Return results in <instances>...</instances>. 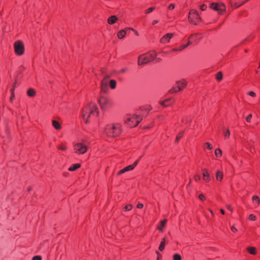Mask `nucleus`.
Masks as SVG:
<instances>
[{"label": "nucleus", "mask_w": 260, "mask_h": 260, "mask_svg": "<svg viewBox=\"0 0 260 260\" xmlns=\"http://www.w3.org/2000/svg\"><path fill=\"white\" fill-rule=\"evenodd\" d=\"M188 46V45H182L178 48L173 49V51H181Z\"/></svg>", "instance_id": "nucleus-28"}, {"label": "nucleus", "mask_w": 260, "mask_h": 260, "mask_svg": "<svg viewBox=\"0 0 260 260\" xmlns=\"http://www.w3.org/2000/svg\"><path fill=\"white\" fill-rule=\"evenodd\" d=\"M187 84V82L186 81L183 79L180 81H176L175 83V85L177 86L178 90L180 91L186 86Z\"/></svg>", "instance_id": "nucleus-12"}, {"label": "nucleus", "mask_w": 260, "mask_h": 260, "mask_svg": "<svg viewBox=\"0 0 260 260\" xmlns=\"http://www.w3.org/2000/svg\"><path fill=\"white\" fill-rule=\"evenodd\" d=\"M156 53L154 51L152 53H147L140 55L138 57V63L139 65L146 64L151 60H153L156 56Z\"/></svg>", "instance_id": "nucleus-4"}, {"label": "nucleus", "mask_w": 260, "mask_h": 260, "mask_svg": "<svg viewBox=\"0 0 260 260\" xmlns=\"http://www.w3.org/2000/svg\"><path fill=\"white\" fill-rule=\"evenodd\" d=\"M215 154L216 157H220L221 156L222 152L219 148H217L215 150Z\"/></svg>", "instance_id": "nucleus-30"}, {"label": "nucleus", "mask_w": 260, "mask_h": 260, "mask_svg": "<svg viewBox=\"0 0 260 260\" xmlns=\"http://www.w3.org/2000/svg\"><path fill=\"white\" fill-rule=\"evenodd\" d=\"M231 230L233 232H236L237 231V229L235 227H234V226H232L231 227Z\"/></svg>", "instance_id": "nucleus-53"}, {"label": "nucleus", "mask_w": 260, "mask_h": 260, "mask_svg": "<svg viewBox=\"0 0 260 260\" xmlns=\"http://www.w3.org/2000/svg\"><path fill=\"white\" fill-rule=\"evenodd\" d=\"M132 208H133L132 205L128 204L124 207V209L125 211H129L132 209Z\"/></svg>", "instance_id": "nucleus-35"}, {"label": "nucleus", "mask_w": 260, "mask_h": 260, "mask_svg": "<svg viewBox=\"0 0 260 260\" xmlns=\"http://www.w3.org/2000/svg\"><path fill=\"white\" fill-rule=\"evenodd\" d=\"M184 133V131L181 132L180 133H179L176 137L175 139V142H178L179 140V139L181 138L182 134Z\"/></svg>", "instance_id": "nucleus-37"}, {"label": "nucleus", "mask_w": 260, "mask_h": 260, "mask_svg": "<svg viewBox=\"0 0 260 260\" xmlns=\"http://www.w3.org/2000/svg\"><path fill=\"white\" fill-rule=\"evenodd\" d=\"M226 208L228 209V210H229L230 211H233V209L232 208V207L230 206V205H226Z\"/></svg>", "instance_id": "nucleus-55"}, {"label": "nucleus", "mask_w": 260, "mask_h": 260, "mask_svg": "<svg viewBox=\"0 0 260 260\" xmlns=\"http://www.w3.org/2000/svg\"><path fill=\"white\" fill-rule=\"evenodd\" d=\"M165 243L166 239L165 238H163L158 247V250L159 251H162L164 250L165 246Z\"/></svg>", "instance_id": "nucleus-22"}, {"label": "nucleus", "mask_w": 260, "mask_h": 260, "mask_svg": "<svg viewBox=\"0 0 260 260\" xmlns=\"http://www.w3.org/2000/svg\"><path fill=\"white\" fill-rule=\"evenodd\" d=\"M128 28H126L125 29H122L118 31L117 33V37L120 39L123 38L126 35V30Z\"/></svg>", "instance_id": "nucleus-17"}, {"label": "nucleus", "mask_w": 260, "mask_h": 260, "mask_svg": "<svg viewBox=\"0 0 260 260\" xmlns=\"http://www.w3.org/2000/svg\"><path fill=\"white\" fill-rule=\"evenodd\" d=\"M247 250L251 254L255 255L256 253V249L254 247H249L247 248Z\"/></svg>", "instance_id": "nucleus-20"}, {"label": "nucleus", "mask_w": 260, "mask_h": 260, "mask_svg": "<svg viewBox=\"0 0 260 260\" xmlns=\"http://www.w3.org/2000/svg\"><path fill=\"white\" fill-rule=\"evenodd\" d=\"M15 87V83L13 84V85H12V88L11 89V96L10 98L11 101H12L13 100V99L14 97V91Z\"/></svg>", "instance_id": "nucleus-29"}, {"label": "nucleus", "mask_w": 260, "mask_h": 260, "mask_svg": "<svg viewBox=\"0 0 260 260\" xmlns=\"http://www.w3.org/2000/svg\"><path fill=\"white\" fill-rule=\"evenodd\" d=\"M248 0H228L231 6L236 9L245 4Z\"/></svg>", "instance_id": "nucleus-10"}, {"label": "nucleus", "mask_w": 260, "mask_h": 260, "mask_svg": "<svg viewBox=\"0 0 260 260\" xmlns=\"http://www.w3.org/2000/svg\"><path fill=\"white\" fill-rule=\"evenodd\" d=\"M95 113L96 115L99 113V110L96 105L93 103H90L86 106L82 111V116L84 121L87 123L88 122V118L91 115Z\"/></svg>", "instance_id": "nucleus-1"}, {"label": "nucleus", "mask_w": 260, "mask_h": 260, "mask_svg": "<svg viewBox=\"0 0 260 260\" xmlns=\"http://www.w3.org/2000/svg\"><path fill=\"white\" fill-rule=\"evenodd\" d=\"M158 20H153V21H152V24H153V25H154V24H155L157 23H158Z\"/></svg>", "instance_id": "nucleus-56"}, {"label": "nucleus", "mask_w": 260, "mask_h": 260, "mask_svg": "<svg viewBox=\"0 0 260 260\" xmlns=\"http://www.w3.org/2000/svg\"><path fill=\"white\" fill-rule=\"evenodd\" d=\"M109 78V76H106L105 77V78H104V79H105V81H108V79Z\"/></svg>", "instance_id": "nucleus-58"}, {"label": "nucleus", "mask_w": 260, "mask_h": 260, "mask_svg": "<svg viewBox=\"0 0 260 260\" xmlns=\"http://www.w3.org/2000/svg\"><path fill=\"white\" fill-rule=\"evenodd\" d=\"M98 103L101 110L103 111H106L113 106L112 101L105 96L101 97L98 100Z\"/></svg>", "instance_id": "nucleus-5"}, {"label": "nucleus", "mask_w": 260, "mask_h": 260, "mask_svg": "<svg viewBox=\"0 0 260 260\" xmlns=\"http://www.w3.org/2000/svg\"><path fill=\"white\" fill-rule=\"evenodd\" d=\"M183 121L184 122V120H183ZM185 122H186V123H187V122H190L191 121V120H190V119H188L187 118V119H186L185 120Z\"/></svg>", "instance_id": "nucleus-57"}, {"label": "nucleus", "mask_w": 260, "mask_h": 260, "mask_svg": "<svg viewBox=\"0 0 260 260\" xmlns=\"http://www.w3.org/2000/svg\"><path fill=\"white\" fill-rule=\"evenodd\" d=\"M210 7L212 10L218 12L219 14H221L225 10V6L223 4L211 3Z\"/></svg>", "instance_id": "nucleus-9"}, {"label": "nucleus", "mask_w": 260, "mask_h": 260, "mask_svg": "<svg viewBox=\"0 0 260 260\" xmlns=\"http://www.w3.org/2000/svg\"><path fill=\"white\" fill-rule=\"evenodd\" d=\"M179 91L178 90V89L177 88V86L175 85V86L172 87V88L169 91V92L170 93H175Z\"/></svg>", "instance_id": "nucleus-31"}, {"label": "nucleus", "mask_w": 260, "mask_h": 260, "mask_svg": "<svg viewBox=\"0 0 260 260\" xmlns=\"http://www.w3.org/2000/svg\"><path fill=\"white\" fill-rule=\"evenodd\" d=\"M131 170H133V167H131L129 165L125 167L124 168H123V169L120 170L118 173H117V175H120L122 174H123L124 173L126 172H128V171H131Z\"/></svg>", "instance_id": "nucleus-16"}, {"label": "nucleus", "mask_w": 260, "mask_h": 260, "mask_svg": "<svg viewBox=\"0 0 260 260\" xmlns=\"http://www.w3.org/2000/svg\"><path fill=\"white\" fill-rule=\"evenodd\" d=\"M216 178L217 180L221 181L223 178V174L221 172L218 170L216 171L215 174Z\"/></svg>", "instance_id": "nucleus-19"}, {"label": "nucleus", "mask_w": 260, "mask_h": 260, "mask_svg": "<svg viewBox=\"0 0 260 260\" xmlns=\"http://www.w3.org/2000/svg\"><path fill=\"white\" fill-rule=\"evenodd\" d=\"M191 44V41H188V43H187L186 45H188V46L189 45H190V44Z\"/></svg>", "instance_id": "nucleus-61"}, {"label": "nucleus", "mask_w": 260, "mask_h": 260, "mask_svg": "<svg viewBox=\"0 0 260 260\" xmlns=\"http://www.w3.org/2000/svg\"><path fill=\"white\" fill-rule=\"evenodd\" d=\"M143 205L142 204H141V203H138V205H137V207L138 208H139V209H141V208H143Z\"/></svg>", "instance_id": "nucleus-51"}, {"label": "nucleus", "mask_w": 260, "mask_h": 260, "mask_svg": "<svg viewBox=\"0 0 260 260\" xmlns=\"http://www.w3.org/2000/svg\"><path fill=\"white\" fill-rule=\"evenodd\" d=\"M223 135L225 139L229 138L230 136V132L228 128H225L223 131Z\"/></svg>", "instance_id": "nucleus-27"}, {"label": "nucleus", "mask_w": 260, "mask_h": 260, "mask_svg": "<svg viewBox=\"0 0 260 260\" xmlns=\"http://www.w3.org/2000/svg\"><path fill=\"white\" fill-rule=\"evenodd\" d=\"M32 260H41V257L40 256L36 255L32 257Z\"/></svg>", "instance_id": "nucleus-42"}, {"label": "nucleus", "mask_w": 260, "mask_h": 260, "mask_svg": "<svg viewBox=\"0 0 260 260\" xmlns=\"http://www.w3.org/2000/svg\"><path fill=\"white\" fill-rule=\"evenodd\" d=\"M170 100V99H168L167 100H166L165 101H162V102H159V103L160 104H161L162 106H163L164 107H167L168 106V105L166 104V103L167 102H168Z\"/></svg>", "instance_id": "nucleus-36"}, {"label": "nucleus", "mask_w": 260, "mask_h": 260, "mask_svg": "<svg viewBox=\"0 0 260 260\" xmlns=\"http://www.w3.org/2000/svg\"><path fill=\"white\" fill-rule=\"evenodd\" d=\"M200 8L201 10L205 11L207 8V6L205 4H203L201 6Z\"/></svg>", "instance_id": "nucleus-43"}, {"label": "nucleus", "mask_w": 260, "mask_h": 260, "mask_svg": "<svg viewBox=\"0 0 260 260\" xmlns=\"http://www.w3.org/2000/svg\"><path fill=\"white\" fill-rule=\"evenodd\" d=\"M157 255V260H159V257L161 256V254L157 251L156 252Z\"/></svg>", "instance_id": "nucleus-54"}, {"label": "nucleus", "mask_w": 260, "mask_h": 260, "mask_svg": "<svg viewBox=\"0 0 260 260\" xmlns=\"http://www.w3.org/2000/svg\"><path fill=\"white\" fill-rule=\"evenodd\" d=\"M252 200L253 202H255V203L257 205H258L259 204V202H260V201H259V198L258 196H253L252 198Z\"/></svg>", "instance_id": "nucleus-33"}, {"label": "nucleus", "mask_w": 260, "mask_h": 260, "mask_svg": "<svg viewBox=\"0 0 260 260\" xmlns=\"http://www.w3.org/2000/svg\"><path fill=\"white\" fill-rule=\"evenodd\" d=\"M110 87L111 89H114L116 86V82L114 80H110L109 81Z\"/></svg>", "instance_id": "nucleus-24"}, {"label": "nucleus", "mask_w": 260, "mask_h": 260, "mask_svg": "<svg viewBox=\"0 0 260 260\" xmlns=\"http://www.w3.org/2000/svg\"><path fill=\"white\" fill-rule=\"evenodd\" d=\"M126 71H127V69L126 68H123V69L119 70L117 72V74H123V73H125Z\"/></svg>", "instance_id": "nucleus-39"}, {"label": "nucleus", "mask_w": 260, "mask_h": 260, "mask_svg": "<svg viewBox=\"0 0 260 260\" xmlns=\"http://www.w3.org/2000/svg\"><path fill=\"white\" fill-rule=\"evenodd\" d=\"M220 212L222 214H224V211L222 209H221L220 210Z\"/></svg>", "instance_id": "nucleus-59"}, {"label": "nucleus", "mask_w": 260, "mask_h": 260, "mask_svg": "<svg viewBox=\"0 0 260 260\" xmlns=\"http://www.w3.org/2000/svg\"><path fill=\"white\" fill-rule=\"evenodd\" d=\"M203 176L204 180L206 182H209L210 180V175L206 169H203Z\"/></svg>", "instance_id": "nucleus-13"}, {"label": "nucleus", "mask_w": 260, "mask_h": 260, "mask_svg": "<svg viewBox=\"0 0 260 260\" xmlns=\"http://www.w3.org/2000/svg\"><path fill=\"white\" fill-rule=\"evenodd\" d=\"M248 94L252 97H254L255 96V93L253 91H249L248 93Z\"/></svg>", "instance_id": "nucleus-48"}, {"label": "nucleus", "mask_w": 260, "mask_h": 260, "mask_svg": "<svg viewBox=\"0 0 260 260\" xmlns=\"http://www.w3.org/2000/svg\"><path fill=\"white\" fill-rule=\"evenodd\" d=\"M167 220L166 219H164L163 220H162L161 222H160V226H158L157 227V230H158L159 231L162 232V228L164 227L167 223Z\"/></svg>", "instance_id": "nucleus-25"}, {"label": "nucleus", "mask_w": 260, "mask_h": 260, "mask_svg": "<svg viewBox=\"0 0 260 260\" xmlns=\"http://www.w3.org/2000/svg\"><path fill=\"white\" fill-rule=\"evenodd\" d=\"M121 132V126L119 123L109 124L104 129V133L109 137L118 136Z\"/></svg>", "instance_id": "nucleus-2"}, {"label": "nucleus", "mask_w": 260, "mask_h": 260, "mask_svg": "<svg viewBox=\"0 0 260 260\" xmlns=\"http://www.w3.org/2000/svg\"><path fill=\"white\" fill-rule=\"evenodd\" d=\"M81 165L79 164H76L73 165L72 166L70 167L68 170L70 171H75L76 169L79 168L80 167Z\"/></svg>", "instance_id": "nucleus-23"}, {"label": "nucleus", "mask_w": 260, "mask_h": 260, "mask_svg": "<svg viewBox=\"0 0 260 260\" xmlns=\"http://www.w3.org/2000/svg\"><path fill=\"white\" fill-rule=\"evenodd\" d=\"M188 19L191 23L196 25H197V22L201 20L198 12L194 9H192L190 11L188 14Z\"/></svg>", "instance_id": "nucleus-6"}, {"label": "nucleus", "mask_w": 260, "mask_h": 260, "mask_svg": "<svg viewBox=\"0 0 260 260\" xmlns=\"http://www.w3.org/2000/svg\"><path fill=\"white\" fill-rule=\"evenodd\" d=\"M155 9L154 7H150L149 8H148V9H147L146 10V13H150V12H151L154 9Z\"/></svg>", "instance_id": "nucleus-41"}, {"label": "nucleus", "mask_w": 260, "mask_h": 260, "mask_svg": "<svg viewBox=\"0 0 260 260\" xmlns=\"http://www.w3.org/2000/svg\"><path fill=\"white\" fill-rule=\"evenodd\" d=\"M58 148L63 151H65L66 150V147L65 146H59L58 147Z\"/></svg>", "instance_id": "nucleus-52"}, {"label": "nucleus", "mask_w": 260, "mask_h": 260, "mask_svg": "<svg viewBox=\"0 0 260 260\" xmlns=\"http://www.w3.org/2000/svg\"><path fill=\"white\" fill-rule=\"evenodd\" d=\"M118 20L117 17L115 15H112L107 19V22L109 24H113Z\"/></svg>", "instance_id": "nucleus-15"}, {"label": "nucleus", "mask_w": 260, "mask_h": 260, "mask_svg": "<svg viewBox=\"0 0 260 260\" xmlns=\"http://www.w3.org/2000/svg\"><path fill=\"white\" fill-rule=\"evenodd\" d=\"M205 145L207 146V148L208 149L211 150L212 149V147L211 146V145L209 143L207 142L205 143Z\"/></svg>", "instance_id": "nucleus-49"}, {"label": "nucleus", "mask_w": 260, "mask_h": 260, "mask_svg": "<svg viewBox=\"0 0 260 260\" xmlns=\"http://www.w3.org/2000/svg\"><path fill=\"white\" fill-rule=\"evenodd\" d=\"M216 79L218 81H220L222 79V73L221 72H218L216 74L215 76Z\"/></svg>", "instance_id": "nucleus-26"}, {"label": "nucleus", "mask_w": 260, "mask_h": 260, "mask_svg": "<svg viewBox=\"0 0 260 260\" xmlns=\"http://www.w3.org/2000/svg\"><path fill=\"white\" fill-rule=\"evenodd\" d=\"M74 150L78 154H83L87 151V147L82 143H78L74 145Z\"/></svg>", "instance_id": "nucleus-7"}, {"label": "nucleus", "mask_w": 260, "mask_h": 260, "mask_svg": "<svg viewBox=\"0 0 260 260\" xmlns=\"http://www.w3.org/2000/svg\"><path fill=\"white\" fill-rule=\"evenodd\" d=\"M52 125L57 130H59L61 128V125L56 120H52Z\"/></svg>", "instance_id": "nucleus-21"}, {"label": "nucleus", "mask_w": 260, "mask_h": 260, "mask_svg": "<svg viewBox=\"0 0 260 260\" xmlns=\"http://www.w3.org/2000/svg\"><path fill=\"white\" fill-rule=\"evenodd\" d=\"M14 51L16 55H21L24 53V47L20 41H17L14 44Z\"/></svg>", "instance_id": "nucleus-8"}, {"label": "nucleus", "mask_w": 260, "mask_h": 260, "mask_svg": "<svg viewBox=\"0 0 260 260\" xmlns=\"http://www.w3.org/2000/svg\"><path fill=\"white\" fill-rule=\"evenodd\" d=\"M174 260H181V257L180 254L176 253L173 255Z\"/></svg>", "instance_id": "nucleus-34"}, {"label": "nucleus", "mask_w": 260, "mask_h": 260, "mask_svg": "<svg viewBox=\"0 0 260 260\" xmlns=\"http://www.w3.org/2000/svg\"><path fill=\"white\" fill-rule=\"evenodd\" d=\"M256 217L254 215L251 214L249 215V217H248L249 220L254 221L256 220Z\"/></svg>", "instance_id": "nucleus-38"}, {"label": "nucleus", "mask_w": 260, "mask_h": 260, "mask_svg": "<svg viewBox=\"0 0 260 260\" xmlns=\"http://www.w3.org/2000/svg\"><path fill=\"white\" fill-rule=\"evenodd\" d=\"M194 179L196 181H197L200 179V176L199 175H196L194 176Z\"/></svg>", "instance_id": "nucleus-50"}, {"label": "nucleus", "mask_w": 260, "mask_h": 260, "mask_svg": "<svg viewBox=\"0 0 260 260\" xmlns=\"http://www.w3.org/2000/svg\"><path fill=\"white\" fill-rule=\"evenodd\" d=\"M199 198L201 201H204L205 199V196L203 194H200L199 196Z\"/></svg>", "instance_id": "nucleus-44"}, {"label": "nucleus", "mask_w": 260, "mask_h": 260, "mask_svg": "<svg viewBox=\"0 0 260 260\" xmlns=\"http://www.w3.org/2000/svg\"><path fill=\"white\" fill-rule=\"evenodd\" d=\"M259 68H260V62H259Z\"/></svg>", "instance_id": "nucleus-64"}, {"label": "nucleus", "mask_w": 260, "mask_h": 260, "mask_svg": "<svg viewBox=\"0 0 260 260\" xmlns=\"http://www.w3.org/2000/svg\"><path fill=\"white\" fill-rule=\"evenodd\" d=\"M141 115L137 114L127 115L125 120V123L131 127L136 126L142 120Z\"/></svg>", "instance_id": "nucleus-3"}, {"label": "nucleus", "mask_w": 260, "mask_h": 260, "mask_svg": "<svg viewBox=\"0 0 260 260\" xmlns=\"http://www.w3.org/2000/svg\"><path fill=\"white\" fill-rule=\"evenodd\" d=\"M199 34H196L195 35H192L190 36L189 39H192V40H194V41H196L199 39L198 38Z\"/></svg>", "instance_id": "nucleus-32"}, {"label": "nucleus", "mask_w": 260, "mask_h": 260, "mask_svg": "<svg viewBox=\"0 0 260 260\" xmlns=\"http://www.w3.org/2000/svg\"><path fill=\"white\" fill-rule=\"evenodd\" d=\"M138 162H139V160H136V161H135V162L133 165H129L131 167H133V170L137 165Z\"/></svg>", "instance_id": "nucleus-47"}, {"label": "nucleus", "mask_w": 260, "mask_h": 260, "mask_svg": "<svg viewBox=\"0 0 260 260\" xmlns=\"http://www.w3.org/2000/svg\"><path fill=\"white\" fill-rule=\"evenodd\" d=\"M108 81H105V79H103L101 82V90L102 91L106 92L107 90Z\"/></svg>", "instance_id": "nucleus-14"}, {"label": "nucleus", "mask_w": 260, "mask_h": 260, "mask_svg": "<svg viewBox=\"0 0 260 260\" xmlns=\"http://www.w3.org/2000/svg\"><path fill=\"white\" fill-rule=\"evenodd\" d=\"M252 117V114H250L248 115V116L246 118V120L247 122H250V119Z\"/></svg>", "instance_id": "nucleus-46"}, {"label": "nucleus", "mask_w": 260, "mask_h": 260, "mask_svg": "<svg viewBox=\"0 0 260 260\" xmlns=\"http://www.w3.org/2000/svg\"><path fill=\"white\" fill-rule=\"evenodd\" d=\"M249 143H250L249 145V149L251 152H252V149L253 148V146L252 145V143H253V141L252 140H250Z\"/></svg>", "instance_id": "nucleus-40"}, {"label": "nucleus", "mask_w": 260, "mask_h": 260, "mask_svg": "<svg viewBox=\"0 0 260 260\" xmlns=\"http://www.w3.org/2000/svg\"><path fill=\"white\" fill-rule=\"evenodd\" d=\"M31 187H28V188H27V191H29L31 190Z\"/></svg>", "instance_id": "nucleus-62"}, {"label": "nucleus", "mask_w": 260, "mask_h": 260, "mask_svg": "<svg viewBox=\"0 0 260 260\" xmlns=\"http://www.w3.org/2000/svg\"><path fill=\"white\" fill-rule=\"evenodd\" d=\"M36 94L35 90L32 88H29L27 90V95L29 97H34Z\"/></svg>", "instance_id": "nucleus-18"}, {"label": "nucleus", "mask_w": 260, "mask_h": 260, "mask_svg": "<svg viewBox=\"0 0 260 260\" xmlns=\"http://www.w3.org/2000/svg\"><path fill=\"white\" fill-rule=\"evenodd\" d=\"M132 121H133V124H135L136 122V119H132Z\"/></svg>", "instance_id": "nucleus-60"}, {"label": "nucleus", "mask_w": 260, "mask_h": 260, "mask_svg": "<svg viewBox=\"0 0 260 260\" xmlns=\"http://www.w3.org/2000/svg\"><path fill=\"white\" fill-rule=\"evenodd\" d=\"M174 8H175V5L174 4H171L168 7V9H169V10H173Z\"/></svg>", "instance_id": "nucleus-45"}, {"label": "nucleus", "mask_w": 260, "mask_h": 260, "mask_svg": "<svg viewBox=\"0 0 260 260\" xmlns=\"http://www.w3.org/2000/svg\"><path fill=\"white\" fill-rule=\"evenodd\" d=\"M174 36L173 33H168L164 35L160 40V42L162 44H167L170 42V40Z\"/></svg>", "instance_id": "nucleus-11"}, {"label": "nucleus", "mask_w": 260, "mask_h": 260, "mask_svg": "<svg viewBox=\"0 0 260 260\" xmlns=\"http://www.w3.org/2000/svg\"><path fill=\"white\" fill-rule=\"evenodd\" d=\"M210 212H211V213L212 215L213 214V212H212V210H210Z\"/></svg>", "instance_id": "nucleus-63"}]
</instances>
